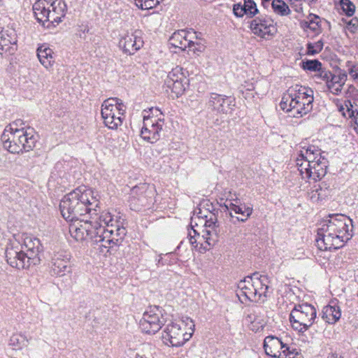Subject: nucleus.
Instances as JSON below:
<instances>
[{
  "mask_svg": "<svg viewBox=\"0 0 358 358\" xmlns=\"http://www.w3.org/2000/svg\"><path fill=\"white\" fill-rule=\"evenodd\" d=\"M319 17L315 15H310L308 17V21L306 22V27L310 29L312 31H316L319 30Z\"/></svg>",
  "mask_w": 358,
  "mask_h": 358,
  "instance_id": "obj_39",
  "label": "nucleus"
},
{
  "mask_svg": "<svg viewBox=\"0 0 358 358\" xmlns=\"http://www.w3.org/2000/svg\"><path fill=\"white\" fill-rule=\"evenodd\" d=\"M313 91L295 85L288 88L280 103V108L293 117H301L313 109Z\"/></svg>",
  "mask_w": 358,
  "mask_h": 358,
  "instance_id": "obj_4",
  "label": "nucleus"
},
{
  "mask_svg": "<svg viewBox=\"0 0 358 358\" xmlns=\"http://www.w3.org/2000/svg\"><path fill=\"white\" fill-rule=\"evenodd\" d=\"M192 250H185V253H186L185 254V258L189 259L190 257V256L192 255Z\"/></svg>",
  "mask_w": 358,
  "mask_h": 358,
  "instance_id": "obj_49",
  "label": "nucleus"
},
{
  "mask_svg": "<svg viewBox=\"0 0 358 358\" xmlns=\"http://www.w3.org/2000/svg\"><path fill=\"white\" fill-rule=\"evenodd\" d=\"M319 157H323L321 155L320 150L315 145L302 148L296 159L299 171L307 170L308 166H310L315 161H317Z\"/></svg>",
  "mask_w": 358,
  "mask_h": 358,
  "instance_id": "obj_17",
  "label": "nucleus"
},
{
  "mask_svg": "<svg viewBox=\"0 0 358 358\" xmlns=\"http://www.w3.org/2000/svg\"><path fill=\"white\" fill-rule=\"evenodd\" d=\"M352 104L350 101H345L344 105H342L339 108L340 112L342 113L344 117H351L354 115V111L352 109Z\"/></svg>",
  "mask_w": 358,
  "mask_h": 358,
  "instance_id": "obj_40",
  "label": "nucleus"
},
{
  "mask_svg": "<svg viewBox=\"0 0 358 358\" xmlns=\"http://www.w3.org/2000/svg\"><path fill=\"white\" fill-rule=\"evenodd\" d=\"M327 161L324 157H319L307 170L299 171L303 178L312 180L314 182L321 180L327 173Z\"/></svg>",
  "mask_w": 358,
  "mask_h": 358,
  "instance_id": "obj_18",
  "label": "nucleus"
},
{
  "mask_svg": "<svg viewBox=\"0 0 358 358\" xmlns=\"http://www.w3.org/2000/svg\"><path fill=\"white\" fill-rule=\"evenodd\" d=\"M198 238H203V242L205 244V245H203V250H208L211 246L215 245L217 241L216 230L206 229L203 231V234L201 236L198 234Z\"/></svg>",
  "mask_w": 358,
  "mask_h": 358,
  "instance_id": "obj_29",
  "label": "nucleus"
},
{
  "mask_svg": "<svg viewBox=\"0 0 358 358\" xmlns=\"http://www.w3.org/2000/svg\"><path fill=\"white\" fill-rule=\"evenodd\" d=\"M5 253L8 264L13 268L24 269L31 266L24 250L22 249L21 243L15 238L10 241Z\"/></svg>",
  "mask_w": 358,
  "mask_h": 358,
  "instance_id": "obj_11",
  "label": "nucleus"
},
{
  "mask_svg": "<svg viewBox=\"0 0 358 358\" xmlns=\"http://www.w3.org/2000/svg\"><path fill=\"white\" fill-rule=\"evenodd\" d=\"M53 51L46 44H43L37 49V57L41 64L48 70L54 64Z\"/></svg>",
  "mask_w": 358,
  "mask_h": 358,
  "instance_id": "obj_25",
  "label": "nucleus"
},
{
  "mask_svg": "<svg viewBox=\"0 0 358 358\" xmlns=\"http://www.w3.org/2000/svg\"><path fill=\"white\" fill-rule=\"evenodd\" d=\"M22 120L7 125L1 136L3 147L12 154H23L32 150L37 141L33 129L19 127Z\"/></svg>",
  "mask_w": 358,
  "mask_h": 358,
  "instance_id": "obj_3",
  "label": "nucleus"
},
{
  "mask_svg": "<svg viewBox=\"0 0 358 358\" xmlns=\"http://www.w3.org/2000/svg\"><path fill=\"white\" fill-rule=\"evenodd\" d=\"M21 243L22 249L27 255L28 259L30 260L31 265H36L40 262L39 254L42 251V245L38 238L25 236Z\"/></svg>",
  "mask_w": 358,
  "mask_h": 358,
  "instance_id": "obj_16",
  "label": "nucleus"
},
{
  "mask_svg": "<svg viewBox=\"0 0 358 358\" xmlns=\"http://www.w3.org/2000/svg\"><path fill=\"white\" fill-rule=\"evenodd\" d=\"M268 279L266 275L254 273L245 277L238 284L241 294L248 300L255 302L264 301L268 289Z\"/></svg>",
  "mask_w": 358,
  "mask_h": 358,
  "instance_id": "obj_6",
  "label": "nucleus"
},
{
  "mask_svg": "<svg viewBox=\"0 0 358 358\" xmlns=\"http://www.w3.org/2000/svg\"><path fill=\"white\" fill-rule=\"evenodd\" d=\"M271 6L273 11L278 15L284 16L290 13L289 6L282 0H273Z\"/></svg>",
  "mask_w": 358,
  "mask_h": 358,
  "instance_id": "obj_31",
  "label": "nucleus"
},
{
  "mask_svg": "<svg viewBox=\"0 0 358 358\" xmlns=\"http://www.w3.org/2000/svg\"><path fill=\"white\" fill-rule=\"evenodd\" d=\"M331 80H327V85L330 92L334 94H338L347 80L346 74L331 75L330 74Z\"/></svg>",
  "mask_w": 358,
  "mask_h": 358,
  "instance_id": "obj_26",
  "label": "nucleus"
},
{
  "mask_svg": "<svg viewBox=\"0 0 358 358\" xmlns=\"http://www.w3.org/2000/svg\"><path fill=\"white\" fill-rule=\"evenodd\" d=\"M185 243V241H182V242L180 243V244L178 246V250L179 251H180V250H181V249H182V248L184 246Z\"/></svg>",
  "mask_w": 358,
  "mask_h": 358,
  "instance_id": "obj_51",
  "label": "nucleus"
},
{
  "mask_svg": "<svg viewBox=\"0 0 358 358\" xmlns=\"http://www.w3.org/2000/svg\"><path fill=\"white\" fill-rule=\"evenodd\" d=\"M171 81L176 83L178 81H186V78L182 72V69L177 66L173 69L169 73L165 80V84H167Z\"/></svg>",
  "mask_w": 358,
  "mask_h": 358,
  "instance_id": "obj_32",
  "label": "nucleus"
},
{
  "mask_svg": "<svg viewBox=\"0 0 358 358\" xmlns=\"http://www.w3.org/2000/svg\"><path fill=\"white\" fill-rule=\"evenodd\" d=\"M341 316V308L336 303L331 301L322 310V318L329 324H335Z\"/></svg>",
  "mask_w": 358,
  "mask_h": 358,
  "instance_id": "obj_24",
  "label": "nucleus"
},
{
  "mask_svg": "<svg viewBox=\"0 0 358 358\" xmlns=\"http://www.w3.org/2000/svg\"><path fill=\"white\" fill-rule=\"evenodd\" d=\"M246 320L250 323L249 328L255 332L262 330L266 324L264 317L255 313L249 314Z\"/></svg>",
  "mask_w": 358,
  "mask_h": 358,
  "instance_id": "obj_27",
  "label": "nucleus"
},
{
  "mask_svg": "<svg viewBox=\"0 0 358 358\" xmlns=\"http://www.w3.org/2000/svg\"><path fill=\"white\" fill-rule=\"evenodd\" d=\"M352 221L343 215H331L317 231L316 243L320 250H336L352 237Z\"/></svg>",
  "mask_w": 358,
  "mask_h": 358,
  "instance_id": "obj_2",
  "label": "nucleus"
},
{
  "mask_svg": "<svg viewBox=\"0 0 358 358\" xmlns=\"http://www.w3.org/2000/svg\"><path fill=\"white\" fill-rule=\"evenodd\" d=\"M343 10L348 16L353 15L355 10V6L350 0H341L340 1Z\"/></svg>",
  "mask_w": 358,
  "mask_h": 358,
  "instance_id": "obj_38",
  "label": "nucleus"
},
{
  "mask_svg": "<svg viewBox=\"0 0 358 358\" xmlns=\"http://www.w3.org/2000/svg\"><path fill=\"white\" fill-rule=\"evenodd\" d=\"M208 105L212 110L219 113H227L230 109L225 96L215 93L211 94Z\"/></svg>",
  "mask_w": 358,
  "mask_h": 358,
  "instance_id": "obj_23",
  "label": "nucleus"
},
{
  "mask_svg": "<svg viewBox=\"0 0 358 358\" xmlns=\"http://www.w3.org/2000/svg\"><path fill=\"white\" fill-rule=\"evenodd\" d=\"M151 350H152V346L148 343L143 344L141 347L142 352H150Z\"/></svg>",
  "mask_w": 358,
  "mask_h": 358,
  "instance_id": "obj_47",
  "label": "nucleus"
},
{
  "mask_svg": "<svg viewBox=\"0 0 358 358\" xmlns=\"http://www.w3.org/2000/svg\"><path fill=\"white\" fill-rule=\"evenodd\" d=\"M194 322L188 317H183L182 320L171 322L164 330L162 334L163 342L166 345L172 346L182 345L189 341L194 331Z\"/></svg>",
  "mask_w": 358,
  "mask_h": 358,
  "instance_id": "obj_5",
  "label": "nucleus"
},
{
  "mask_svg": "<svg viewBox=\"0 0 358 358\" xmlns=\"http://www.w3.org/2000/svg\"><path fill=\"white\" fill-rule=\"evenodd\" d=\"M126 107L117 98H109L101 105V117L106 127L117 129L122 125Z\"/></svg>",
  "mask_w": 358,
  "mask_h": 358,
  "instance_id": "obj_8",
  "label": "nucleus"
},
{
  "mask_svg": "<svg viewBox=\"0 0 358 358\" xmlns=\"http://www.w3.org/2000/svg\"><path fill=\"white\" fill-rule=\"evenodd\" d=\"M285 344L277 337L266 336L264 341V348L266 354L272 358H280L282 356V351Z\"/></svg>",
  "mask_w": 358,
  "mask_h": 358,
  "instance_id": "obj_21",
  "label": "nucleus"
},
{
  "mask_svg": "<svg viewBox=\"0 0 358 358\" xmlns=\"http://www.w3.org/2000/svg\"><path fill=\"white\" fill-rule=\"evenodd\" d=\"M148 355L146 354H143V355H139V354H137V356H138L140 358H143V357H146Z\"/></svg>",
  "mask_w": 358,
  "mask_h": 358,
  "instance_id": "obj_52",
  "label": "nucleus"
},
{
  "mask_svg": "<svg viewBox=\"0 0 358 358\" xmlns=\"http://www.w3.org/2000/svg\"><path fill=\"white\" fill-rule=\"evenodd\" d=\"M29 342V340L25 334L16 333L13 334L10 336L9 339V345L11 346L13 350H18L27 347Z\"/></svg>",
  "mask_w": 358,
  "mask_h": 358,
  "instance_id": "obj_28",
  "label": "nucleus"
},
{
  "mask_svg": "<svg viewBox=\"0 0 358 358\" xmlns=\"http://www.w3.org/2000/svg\"><path fill=\"white\" fill-rule=\"evenodd\" d=\"M302 68L310 71H319L322 69V64L317 59L306 60L302 62Z\"/></svg>",
  "mask_w": 358,
  "mask_h": 358,
  "instance_id": "obj_35",
  "label": "nucleus"
},
{
  "mask_svg": "<svg viewBox=\"0 0 358 358\" xmlns=\"http://www.w3.org/2000/svg\"><path fill=\"white\" fill-rule=\"evenodd\" d=\"M346 67L348 68V71L350 76L353 80H358V64L354 63L352 62H348L346 64Z\"/></svg>",
  "mask_w": 358,
  "mask_h": 358,
  "instance_id": "obj_41",
  "label": "nucleus"
},
{
  "mask_svg": "<svg viewBox=\"0 0 358 358\" xmlns=\"http://www.w3.org/2000/svg\"><path fill=\"white\" fill-rule=\"evenodd\" d=\"M250 29L255 35L264 39H270L277 32L273 22L269 19L256 18L250 23Z\"/></svg>",
  "mask_w": 358,
  "mask_h": 358,
  "instance_id": "obj_15",
  "label": "nucleus"
},
{
  "mask_svg": "<svg viewBox=\"0 0 358 358\" xmlns=\"http://www.w3.org/2000/svg\"><path fill=\"white\" fill-rule=\"evenodd\" d=\"M243 6L245 15L250 17L255 16L258 13L257 4L253 0H244Z\"/></svg>",
  "mask_w": 358,
  "mask_h": 358,
  "instance_id": "obj_34",
  "label": "nucleus"
},
{
  "mask_svg": "<svg viewBox=\"0 0 358 358\" xmlns=\"http://www.w3.org/2000/svg\"><path fill=\"white\" fill-rule=\"evenodd\" d=\"M300 350L296 348L294 345H287L282 351V355L285 357L293 355L294 357L298 356L300 355Z\"/></svg>",
  "mask_w": 358,
  "mask_h": 358,
  "instance_id": "obj_42",
  "label": "nucleus"
},
{
  "mask_svg": "<svg viewBox=\"0 0 358 358\" xmlns=\"http://www.w3.org/2000/svg\"><path fill=\"white\" fill-rule=\"evenodd\" d=\"M164 322L162 310L158 306H151L143 313L139 326L142 331L154 334L162 328Z\"/></svg>",
  "mask_w": 358,
  "mask_h": 358,
  "instance_id": "obj_12",
  "label": "nucleus"
},
{
  "mask_svg": "<svg viewBox=\"0 0 358 358\" xmlns=\"http://www.w3.org/2000/svg\"><path fill=\"white\" fill-rule=\"evenodd\" d=\"M217 218L214 215H210V218L205 222L204 226L206 229L209 228L210 230H215V228L216 226Z\"/></svg>",
  "mask_w": 358,
  "mask_h": 358,
  "instance_id": "obj_45",
  "label": "nucleus"
},
{
  "mask_svg": "<svg viewBox=\"0 0 358 358\" xmlns=\"http://www.w3.org/2000/svg\"><path fill=\"white\" fill-rule=\"evenodd\" d=\"M197 243H199L201 245V248H202L203 249V245H205L204 242H203V238L198 239Z\"/></svg>",
  "mask_w": 358,
  "mask_h": 358,
  "instance_id": "obj_50",
  "label": "nucleus"
},
{
  "mask_svg": "<svg viewBox=\"0 0 358 358\" xmlns=\"http://www.w3.org/2000/svg\"><path fill=\"white\" fill-rule=\"evenodd\" d=\"M238 201H240V199L238 197V196L236 195V193H233L231 192H229L227 195L226 196V199L223 203V204H220L221 206L225 208V209H228V203L227 202L229 201V203H230V202L233 203H236L237 202H238Z\"/></svg>",
  "mask_w": 358,
  "mask_h": 358,
  "instance_id": "obj_43",
  "label": "nucleus"
},
{
  "mask_svg": "<svg viewBox=\"0 0 358 358\" xmlns=\"http://www.w3.org/2000/svg\"><path fill=\"white\" fill-rule=\"evenodd\" d=\"M323 42L320 40L314 43H308L307 45V54L309 55H314L319 53L323 48Z\"/></svg>",
  "mask_w": 358,
  "mask_h": 358,
  "instance_id": "obj_37",
  "label": "nucleus"
},
{
  "mask_svg": "<svg viewBox=\"0 0 358 358\" xmlns=\"http://www.w3.org/2000/svg\"><path fill=\"white\" fill-rule=\"evenodd\" d=\"M156 190L152 185L142 183L131 190L129 203L131 209L139 211L143 208H150L155 202Z\"/></svg>",
  "mask_w": 358,
  "mask_h": 358,
  "instance_id": "obj_9",
  "label": "nucleus"
},
{
  "mask_svg": "<svg viewBox=\"0 0 358 358\" xmlns=\"http://www.w3.org/2000/svg\"><path fill=\"white\" fill-rule=\"evenodd\" d=\"M194 37H196V32L179 30L172 34L169 42L175 48L185 50L187 46L190 44L191 39H193Z\"/></svg>",
  "mask_w": 358,
  "mask_h": 358,
  "instance_id": "obj_22",
  "label": "nucleus"
},
{
  "mask_svg": "<svg viewBox=\"0 0 358 358\" xmlns=\"http://www.w3.org/2000/svg\"><path fill=\"white\" fill-rule=\"evenodd\" d=\"M164 122L160 118L150 117L148 112L143 111V126L141 129V137L150 143L157 141L159 138V132L162 129Z\"/></svg>",
  "mask_w": 358,
  "mask_h": 358,
  "instance_id": "obj_13",
  "label": "nucleus"
},
{
  "mask_svg": "<svg viewBox=\"0 0 358 358\" xmlns=\"http://www.w3.org/2000/svg\"><path fill=\"white\" fill-rule=\"evenodd\" d=\"M188 51L192 52L195 56H199L205 50V45L201 42H194L191 39L190 44L187 46Z\"/></svg>",
  "mask_w": 358,
  "mask_h": 358,
  "instance_id": "obj_36",
  "label": "nucleus"
},
{
  "mask_svg": "<svg viewBox=\"0 0 358 358\" xmlns=\"http://www.w3.org/2000/svg\"><path fill=\"white\" fill-rule=\"evenodd\" d=\"M271 0H262V3L264 5L266 2H268Z\"/></svg>",
  "mask_w": 358,
  "mask_h": 358,
  "instance_id": "obj_53",
  "label": "nucleus"
},
{
  "mask_svg": "<svg viewBox=\"0 0 358 358\" xmlns=\"http://www.w3.org/2000/svg\"><path fill=\"white\" fill-rule=\"evenodd\" d=\"M316 314L315 308L310 304L296 306L289 316L292 327L299 332L306 331L313 324Z\"/></svg>",
  "mask_w": 358,
  "mask_h": 358,
  "instance_id": "obj_10",
  "label": "nucleus"
},
{
  "mask_svg": "<svg viewBox=\"0 0 358 358\" xmlns=\"http://www.w3.org/2000/svg\"><path fill=\"white\" fill-rule=\"evenodd\" d=\"M99 201L92 189L79 187L66 194L60 201L62 217L69 224L71 236L78 241L87 238L104 243L105 248L118 245L127 231L117 216L108 211L96 213Z\"/></svg>",
  "mask_w": 358,
  "mask_h": 358,
  "instance_id": "obj_1",
  "label": "nucleus"
},
{
  "mask_svg": "<svg viewBox=\"0 0 358 358\" xmlns=\"http://www.w3.org/2000/svg\"><path fill=\"white\" fill-rule=\"evenodd\" d=\"M229 201L227 202L228 203V210L229 212L230 217H234L233 213H234L236 215H238V216H236V219L241 222H246L252 215L253 212V208L252 206L250 203H241V200L238 201V202L236 203H233Z\"/></svg>",
  "mask_w": 358,
  "mask_h": 358,
  "instance_id": "obj_20",
  "label": "nucleus"
},
{
  "mask_svg": "<svg viewBox=\"0 0 358 358\" xmlns=\"http://www.w3.org/2000/svg\"><path fill=\"white\" fill-rule=\"evenodd\" d=\"M233 10H234V15H236L237 17H243L244 15H245L243 4V5L241 3L235 4L234 6Z\"/></svg>",
  "mask_w": 358,
  "mask_h": 358,
  "instance_id": "obj_46",
  "label": "nucleus"
},
{
  "mask_svg": "<svg viewBox=\"0 0 358 358\" xmlns=\"http://www.w3.org/2000/svg\"><path fill=\"white\" fill-rule=\"evenodd\" d=\"M185 85L186 81H178L176 83L169 81V83L165 84L166 88L171 90L172 96L176 98L180 96L184 93L185 90Z\"/></svg>",
  "mask_w": 358,
  "mask_h": 358,
  "instance_id": "obj_30",
  "label": "nucleus"
},
{
  "mask_svg": "<svg viewBox=\"0 0 358 358\" xmlns=\"http://www.w3.org/2000/svg\"><path fill=\"white\" fill-rule=\"evenodd\" d=\"M118 45L124 53L134 54L143 45L141 31L135 30L134 32L124 34L120 38Z\"/></svg>",
  "mask_w": 358,
  "mask_h": 358,
  "instance_id": "obj_14",
  "label": "nucleus"
},
{
  "mask_svg": "<svg viewBox=\"0 0 358 358\" xmlns=\"http://www.w3.org/2000/svg\"><path fill=\"white\" fill-rule=\"evenodd\" d=\"M349 24L353 27H356L358 24V20L357 18L352 19L350 21Z\"/></svg>",
  "mask_w": 358,
  "mask_h": 358,
  "instance_id": "obj_48",
  "label": "nucleus"
},
{
  "mask_svg": "<svg viewBox=\"0 0 358 358\" xmlns=\"http://www.w3.org/2000/svg\"><path fill=\"white\" fill-rule=\"evenodd\" d=\"M70 257L64 252L55 254L50 264V273L52 275L62 276L70 271Z\"/></svg>",
  "mask_w": 358,
  "mask_h": 358,
  "instance_id": "obj_19",
  "label": "nucleus"
},
{
  "mask_svg": "<svg viewBox=\"0 0 358 358\" xmlns=\"http://www.w3.org/2000/svg\"><path fill=\"white\" fill-rule=\"evenodd\" d=\"M33 11L38 22L59 23L65 15L66 5L62 0H37Z\"/></svg>",
  "mask_w": 358,
  "mask_h": 358,
  "instance_id": "obj_7",
  "label": "nucleus"
},
{
  "mask_svg": "<svg viewBox=\"0 0 358 358\" xmlns=\"http://www.w3.org/2000/svg\"><path fill=\"white\" fill-rule=\"evenodd\" d=\"M15 41H12L10 39L7 38L5 36V34L2 33L1 36H0V55H2L3 52H10L11 50L13 49V45H15Z\"/></svg>",
  "mask_w": 358,
  "mask_h": 358,
  "instance_id": "obj_33",
  "label": "nucleus"
},
{
  "mask_svg": "<svg viewBox=\"0 0 358 358\" xmlns=\"http://www.w3.org/2000/svg\"><path fill=\"white\" fill-rule=\"evenodd\" d=\"M189 243L192 245V248H197L198 247V234L196 233V230L192 229L189 232Z\"/></svg>",
  "mask_w": 358,
  "mask_h": 358,
  "instance_id": "obj_44",
  "label": "nucleus"
}]
</instances>
